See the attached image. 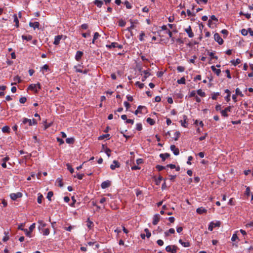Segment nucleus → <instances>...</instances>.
<instances>
[{"label": "nucleus", "mask_w": 253, "mask_h": 253, "mask_svg": "<svg viewBox=\"0 0 253 253\" xmlns=\"http://www.w3.org/2000/svg\"><path fill=\"white\" fill-rule=\"evenodd\" d=\"M28 123L29 126H32L33 125H36L37 124V121L36 119H33L32 120L26 118L23 119L22 122L21 124V126L25 128H26L25 126V125Z\"/></svg>", "instance_id": "1"}, {"label": "nucleus", "mask_w": 253, "mask_h": 253, "mask_svg": "<svg viewBox=\"0 0 253 253\" xmlns=\"http://www.w3.org/2000/svg\"><path fill=\"white\" fill-rule=\"evenodd\" d=\"M232 109L231 106H228L226 108H225L224 110H222L221 111V114L222 116L224 117H228V114H227L228 112H231Z\"/></svg>", "instance_id": "2"}, {"label": "nucleus", "mask_w": 253, "mask_h": 253, "mask_svg": "<svg viewBox=\"0 0 253 253\" xmlns=\"http://www.w3.org/2000/svg\"><path fill=\"white\" fill-rule=\"evenodd\" d=\"M214 39L220 45H221L223 43V39L220 37L219 34L217 33L214 34Z\"/></svg>", "instance_id": "3"}, {"label": "nucleus", "mask_w": 253, "mask_h": 253, "mask_svg": "<svg viewBox=\"0 0 253 253\" xmlns=\"http://www.w3.org/2000/svg\"><path fill=\"white\" fill-rule=\"evenodd\" d=\"M106 47L109 48L118 47V48L122 49L123 48V45L119 44L118 43L116 42H112L111 44L106 45Z\"/></svg>", "instance_id": "4"}, {"label": "nucleus", "mask_w": 253, "mask_h": 253, "mask_svg": "<svg viewBox=\"0 0 253 253\" xmlns=\"http://www.w3.org/2000/svg\"><path fill=\"white\" fill-rule=\"evenodd\" d=\"M221 222L219 221H216L215 223L211 222L209 226L208 229L210 231H212L213 228L215 227H219Z\"/></svg>", "instance_id": "5"}, {"label": "nucleus", "mask_w": 253, "mask_h": 253, "mask_svg": "<svg viewBox=\"0 0 253 253\" xmlns=\"http://www.w3.org/2000/svg\"><path fill=\"white\" fill-rule=\"evenodd\" d=\"M177 247L176 246H168L166 248V250L168 252L171 253H176Z\"/></svg>", "instance_id": "6"}, {"label": "nucleus", "mask_w": 253, "mask_h": 253, "mask_svg": "<svg viewBox=\"0 0 253 253\" xmlns=\"http://www.w3.org/2000/svg\"><path fill=\"white\" fill-rule=\"evenodd\" d=\"M23 194L21 192H17V193H11L10 195V198L12 200H16L17 198H21Z\"/></svg>", "instance_id": "7"}, {"label": "nucleus", "mask_w": 253, "mask_h": 253, "mask_svg": "<svg viewBox=\"0 0 253 253\" xmlns=\"http://www.w3.org/2000/svg\"><path fill=\"white\" fill-rule=\"evenodd\" d=\"M111 182L110 181L107 180L103 181L101 184V187L102 189H106L110 186Z\"/></svg>", "instance_id": "8"}, {"label": "nucleus", "mask_w": 253, "mask_h": 253, "mask_svg": "<svg viewBox=\"0 0 253 253\" xmlns=\"http://www.w3.org/2000/svg\"><path fill=\"white\" fill-rule=\"evenodd\" d=\"M146 110V107L144 106H139L136 110L135 111L134 114L137 115L138 113H142L143 111Z\"/></svg>", "instance_id": "9"}, {"label": "nucleus", "mask_w": 253, "mask_h": 253, "mask_svg": "<svg viewBox=\"0 0 253 253\" xmlns=\"http://www.w3.org/2000/svg\"><path fill=\"white\" fill-rule=\"evenodd\" d=\"M185 32L188 35L189 38H193L194 36L192 32L191 27L189 26L187 28L185 29Z\"/></svg>", "instance_id": "10"}, {"label": "nucleus", "mask_w": 253, "mask_h": 253, "mask_svg": "<svg viewBox=\"0 0 253 253\" xmlns=\"http://www.w3.org/2000/svg\"><path fill=\"white\" fill-rule=\"evenodd\" d=\"M169 30L168 28L167 25H163L161 27V30H159V37L163 36L162 35V33L163 32L164 34H166L167 32V30Z\"/></svg>", "instance_id": "11"}, {"label": "nucleus", "mask_w": 253, "mask_h": 253, "mask_svg": "<svg viewBox=\"0 0 253 253\" xmlns=\"http://www.w3.org/2000/svg\"><path fill=\"white\" fill-rule=\"evenodd\" d=\"M113 163L115 165H113V164L111 165L110 169H111L114 170L116 169V168H119L120 167V164L117 161L114 160V161H113Z\"/></svg>", "instance_id": "12"}, {"label": "nucleus", "mask_w": 253, "mask_h": 253, "mask_svg": "<svg viewBox=\"0 0 253 253\" xmlns=\"http://www.w3.org/2000/svg\"><path fill=\"white\" fill-rule=\"evenodd\" d=\"M170 149L173 152L174 155H178L179 153L178 148H176L175 145H172L170 146Z\"/></svg>", "instance_id": "13"}, {"label": "nucleus", "mask_w": 253, "mask_h": 253, "mask_svg": "<svg viewBox=\"0 0 253 253\" xmlns=\"http://www.w3.org/2000/svg\"><path fill=\"white\" fill-rule=\"evenodd\" d=\"M84 53L82 51H77V52H76V56H75V59L77 61H79L82 57L83 56Z\"/></svg>", "instance_id": "14"}, {"label": "nucleus", "mask_w": 253, "mask_h": 253, "mask_svg": "<svg viewBox=\"0 0 253 253\" xmlns=\"http://www.w3.org/2000/svg\"><path fill=\"white\" fill-rule=\"evenodd\" d=\"M196 212L200 214H202L203 213H206L207 212V210L203 207H200L196 210Z\"/></svg>", "instance_id": "15"}, {"label": "nucleus", "mask_w": 253, "mask_h": 253, "mask_svg": "<svg viewBox=\"0 0 253 253\" xmlns=\"http://www.w3.org/2000/svg\"><path fill=\"white\" fill-rule=\"evenodd\" d=\"M29 26L31 27H33L34 29L36 28H39L40 26V23L38 22H30L29 23Z\"/></svg>", "instance_id": "16"}, {"label": "nucleus", "mask_w": 253, "mask_h": 253, "mask_svg": "<svg viewBox=\"0 0 253 253\" xmlns=\"http://www.w3.org/2000/svg\"><path fill=\"white\" fill-rule=\"evenodd\" d=\"M183 121H181L180 122H181V126L184 127H186L187 126V125H188V124L186 122V120L187 119V117L186 115H183Z\"/></svg>", "instance_id": "17"}, {"label": "nucleus", "mask_w": 253, "mask_h": 253, "mask_svg": "<svg viewBox=\"0 0 253 253\" xmlns=\"http://www.w3.org/2000/svg\"><path fill=\"white\" fill-rule=\"evenodd\" d=\"M9 160V158L7 156L2 159L1 161L2 162L1 164V166L3 168H6V162L8 161Z\"/></svg>", "instance_id": "18"}, {"label": "nucleus", "mask_w": 253, "mask_h": 253, "mask_svg": "<svg viewBox=\"0 0 253 253\" xmlns=\"http://www.w3.org/2000/svg\"><path fill=\"white\" fill-rule=\"evenodd\" d=\"M62 37V35H58L57 36H55L53 43L55 45H58L60 41L61 40Z\"/></svg>", "instance_id": "19"}, {"label": "nucleus", "mask_w": 253, "mask_h": 253, "mask_svg": "<svg viewBox=\"0 0 253 253\" xmlns=\"http://www.w3.org/2000/svg\"><path fill=\"white\" fill-rule=\"evenodd\" d=\"M36 88H37V84H31L28 86V89L29 90H34L35 91L36 93H37L38 90H37Z\"/></svg>", "instance_id": "20"}, {"label": "nucleus", "mask_w": 253, "mask_h": 253, "mask_svg": "<svg viewBox=\"0 0 253 253\" xmlns=\"http://www.w3.org/2000/svg\"><path fill=\"white\" fill-rule=\"evenodd\" d=\"M211 69L212 71L216 74L217 76H219L220 75L221 73L220 69H216L214 66H211Z\"/></svg>", "instance_id": "21"}, {"label": "nucleus", "mask_w": 253, "mask_h": 253, "mask_svg": "<svg viewBox=\"0 0 253 253\" xmlns=\"http://www.w3.org/2000/svg\"><path fill=\"white\" fill-rule=\"evenodd\" d=\"M143 73L144 74V76L142 78V81L143 82L145 81V80L147 79L148 76L150 75L149 72L147 70H144L143 71Z\"/></svg>", "instance_id": "22"}, {"label": "nucleus", "mask_w": 253, "mask_h": 253, "mask_svg": "<svg viewBox=\"0 0 253 253\" xmlns=\"http://www.w3.org/2000/svg\"><path fill=\"white\" fill-rule=\"evenodd\" d=\"M94 3L98 7H101L103 4V1L100 0H95Z\"/></svg>", "instance_id": "23"}, {"label": "nucleus", "mask_w": 253, "mask_h": 253, "mask_svg": "<svg viewBox=\"0 0 253 253\" xmlns=\"http://www.w3.org/2000/svg\"><path fill=\"white\" fill-rule=\"evenodd\" d=\"M22 38L23 40H27L28 41L32 40L33 37L31 35H22Z\"/></svg>", "instance_id": "24"}, {"label": "nucleus", "mask_w": 253, "mask_h": 253, "mask_svg": "<svg viewBox=\"0 0 253 253\" xmlns=\"http://www.w3.org/2000/svg\"><path fill=\"white\" fill-rule=\"evenodd\" d=\"M170 155L168 153L161 154L159 156L162 158V160L164 161L166 158L169 157Z\"/></svg>", "instance_id": "25"}, {"label": "nucleus", "mask_w": 253, "mask_h": 253, "mask_svg": "<svg viewBox=\"0 0 253 253\" xmlns=\"http://www.w3.org/2000/svg\"><path fill=\"white\" fill-rule=\"evenodd\" d=\"M2 131L4 133H9L10 132V128L8 126H5L2 128Z\"/></svg>", "instance_id": "26"}, {"label": "nucleus", "mask_w": 253, "mask_h": 253, "mask_svg": "<svg viewBox=\"0 0 253 253\" xmlns=\"http://www.w3.org/2000/svg\"><path fill=\"white\" fill-rule=\"evenodd\" d=\"M99 37H100V35L99 34V33L98 32H95L94 34L93 38L92 40V43H94L95 40H96L97 39H98V38Z\"/></svg>", "instance_id": "27"}, {"label": "nucleus", "mask_w": 253, "mask_h": 253, "mask_svg": "<svg viewBox=\"0 0 253 253\" xmlns=\"http://www.w3.org/2000/svg\"><path fill=\"white\" fill-rule=\"evenodd\" d=\"M179 242L184 247H188L190 246V244L189 242H183L181 239L179 240Z\"/></svg>", "instance_id": "28"}, {"label": "nucleus", "mask_w": 253, "mask_h": 253, "mask_svg": "<svg viewBox=\"0 0 253 253\" xmlns=\"http://www.w3.org/2000/svg\"><path fill=\"white\" fill-rule=\"evenodd\" d=\"M13 17L14 22L15 23V26L17 28L19 27V20L18 19L16 14H14Z\"/></svg>", "instance_id": "29"}, {"label": "nucleus", "mask_w": 253, "mask_h": 253, "mask_svg": "<svg viewBox=\"0 0 253 253\" xmlns=\"http://www.w3.org/2000/svg\"><path fill=\"white\" fill-rule=\"evenodd\" d=\"M197 94L201 97H205L206 96L205 92L203 91L201 89L197 90Z\"/></svg>", "instance_id": "30"}, {"label": "nucleus", "mask_w": 253, "mask_h": 253, "mask_svg": "<svg viewBox=\"0 0 253 253\" xmlns=\"http://www.w3.org/2000/svg\"><path fill=\"white\" fill-rule=\"evenodd\" d=\"M158 223V214H156L154 215L153 221V224L154 225H157Z\"/></svg>", "instance_id": "31"}, {"label": "nucleus", "mask_w": 253, "mask_h": 253, "mask_svg": "<svg viewBox=\"0 0 253 253\" xmlns=\"http://www.w3.org/2000/svg\"><path fill=\"white\" fill-rule=\"evenodd\" d=\"M147 122L150 125H154L155 123V121L154 119L151 118H148L146 120Z\"/></svg>", "instance_id": "32"}, {"label": "nucleus", "mask_w": 253, "mask_h": 253, "mask_svg": "<svg viewBox=\"0 0 253 253\" xmlns=\"http://www.w3.org/2000/svg\"><path fill=\"white\" fill-rule=\"evenodd\" d=\"M87 226L88 228L90 229L92 228V227L93 226V223L91 221L89 220V219L88 218L87 220Z\"/></svg>", "instance_id": "33"}, {"label": "nucleus", "mask_w": 253, "mask_h": 253, "mask_svg": "<svg viewBox=\"0 0 253 253\" xmlns=\"http://www.w3.org/2000/svg\"><path fill=\"white\" fill-rule=\"evenodd\" d=\"M118 22H119V26L121 27H124L126 24L125 21L122 19H120Z\"/></svg>", "instance_id": "34"}, {"label": "nucleus", "mask_w": 253, "mask_h": 253, "mask_svg": "<svg viewBox=\"0 0 253 253\" xmlns=\"http://www.w3.org/2000/svg\"><path fill=\"white\" fill-rule=\"evenodd\" d=\"M67 169L70 171L71 173H73L74 171V169L72 167L71 165L68 163L66 164Z\"/></svg>", "instance_id": "35"}, {"label": "nucleus", "mask_w": 253, "mask_h": 253, "mask_svg": "<svg viewBox=\"0 0 253 253\" xmlns=\"http://www.w3.org/2000/svg\"><path fill=\"white\" fill-rule=\"evenodd\" d=\"M110 136V134H103L102 135H100L99 137H98V139L99 140H102L104 138H107V139H109V137Z\"/></svg>", "instance_id": "36"}, {"label": "nucleus", "mask_w": 253, "mask_h": 253, "mask_svg": "<svg viewBox=\"0 0 253 253\" xmlns=\"http://www.w3.org/2000/svg\"><path fill=\"white\" fill-rule=\"evenodd\" d=\"M175 232V230L173 228L169 229L168 231L165 232V234L166 236H168L169 234H174Z\"/></svg>", "instance_id": "37"}, {"label": "nucleus", "mask_w": 253, "mask_h": 253, "mask_svg": "<svg viewBox=\"0 0 253 253\" xmlns=\"http://www.w3.org/2000/svg\"><path fill=\"white\" fill-rule=\"evenodd\" d=\"M177 83L178 84H185V79L184 77L181 78L180 79L178 80Z\"/></svg>", "instance_id": "38"}, {"label": "nucleus", "mask_w": 253, "mask_h": 253, "mask_svg": "<svg viewBox=\"0 0 253 253\" xmlns=\"http://www.w3.org/2000/svg\"><path fill=\"white\" fill-rule=\"evenodd\" d=\"M231 62L234 65L236 66L237 65H238L239 63H240L241 61H240V60L239 58H237V59H236L235 61V60H232V61H231Z\"/></svg>", "instance_id": "39"}, {"label": "nucleus", "mask_w": 253, "mask_h": 253, "mask_svg": "<svg viewBox=\"0 0 253 253\" xmlns=\"http://www.w3.org/2000/svg\"><path fill=\"white\" fill-rule=\"evenodd\" d=\"M66 143L68 144H73L74 142V139L73 138H68L66 139Z\"/></svg>", "instance_id": "40"}, {"label": "nucleus", "mask_w": 253, "mask_h": 253, "mask_svg": "<svg viewBox=\"0 0 253 253\" xmlns=\"http://www.w3.org/2000/svg\"><path fill=\"white\" fill-rule=\"evenodd\" d=\"M84 176V174H80L79 173H77L76 175H74V177H77L79 179H82L83 177Z\"/></svg>", "instance_id": "41"}, {"label": "nucleus", "mask_w": 253, "mask_h": 253, "mask_svg": "<svg viewBox=\"0 0 253 253\" xmlns=\"http://www.w3.org/2000/svg\"><path fill=\"white\" fill-rule=\"evenodd\" d=\"M180 135V133L179 132V131H176L174 134V139L175 140H177L178 138L179 137Z\"/></svg>", "instance_id": "42"}, {"label": "nucleus", "mask_w": 253, "mask_h": 253, "mask_svg": "<svg viewBox=\"0 0 253 253\" xmlns=\"http://www.w3.org/2000/svg\"><path fill=\"white\" fill-rule=\"evenodd\" d=\"M38 223L40 224L39 228L41 227H44L46 226V224L42 220H39Z\"/></svg>", "instance_id": "43"}, {"label": "nucleus", "mask_w": 253, "mask_h": 253, "mask_svg": "<svg viewBox=\"0 0 253 253\" xmlns=\"http://www.w3.org/2000/svg\"><path fill=\"white\" fill-rule=\"evenodd\" d=\"M53 193L52 191H49L47 193V199L49 200V201H51V198L53 196Z\"/></svg>", "instance_id": "44"}, {"label": "nucleus", "mask_w": 253, "mask_h": 253, "mask_svg": "<svg viewBox=\"0 0 253 253\" xmlns=\"http://www.w3.org/2000/svg\"><path fill=\"white\" fill-rule=\"evenodd\" d=\"M167 36H166L167 39H169V38H172V33L169 30H167V32L166 34Z\"/></svg>", "instance_id": "45"}, {"label": "nucleus", "mask_w": 253, "mask_h": 253, "mask_svg": "<svg viewBox=\"0 0 253 253\" xmlns=\"http://www.w3.org/2000/svg\"><path fill=\"white\" fill-rule=\"evenodd\" d=\"M105 152L108 157H109L111 155V150L108 148H106L105 149Z\"/></svg>", "instance_id": "46"}, {"label": "nucleus", "mask_w": 253, "mask_h": 253, "mask_svg": "<svg viewBox=\"0 0 253 253\" xmlns=\"http://www.w3.org/2000/svg\"><path fill=\"white\" fill-rule=\"evenodd\" d=\"M23 231L25 233V234L28 237H31V232L30 230H28L27 229H24Z\"/></svg>", "instance_id": "47"}, {"label": "nucleus", "mask_w": 253, "mask_h": 253, "mask_svg": "<svg viewBox=\"0 0 253 253\" xmlns=\"http://www.w3.org/2000/svg\"><path fill=\"white\" fill-rule=\"evenodd\" d=\"M124 4L125 5H126V7L127 8V9H130L132 7V6L130 4V3L127 1V0H126L124 2Z\"/></svg>", "instance_id": "48"}, {"label": "nucleus", "mask_w": 253, "mask_h": 253, "mask_svg": "<svg viewBox=\"0 0 253 253\" xmlns=\"http://www.w3.org/2000/svg\"><path fill=\"white\" fill-rule=\"evenodd\" d=\"M13 80L15 82H17L18 83H20L22 82V80L20 79V77L18 76H16L14 77Z\"/></svg>", "instance_id": "49"}, {"label": "nucleus", "mask_w": 253, "mask_h": 253, "mask_svg": "<svg viewBox=\"0 0 253 253\" xmlns=\"http://www.w3.org/2000/svg\"><path fill=\"white\" fill-rule=\"evenodd\" d=\"M220 95L219 92H216L212 94L211 98L213 100H216L217 97Z\"/></svg>", "instance_id": "50"}, {"label": "nucleus", "mask_w": 253, "mask_h": 253, "mask_svg": "<svg viewBox=\"0 0 253 253\" xmlns=\"http://www.w3.org/2000/svg\"><path fill=\"white\" fill-rule=\"evenodd\" d=\"M56 181L58 182L59 187H62L63 186V183L61 178H57Z\"/></svg>", "instance_id": "51"}, {"label": "nucleus", "mask_w": 253, "mask_h": 253, "mask_svg": "<svg viewBox=\"0 0 253 253\" xmlns=\"http://www.w3.org/2000/svg\"><path fill=\"white\" fill-rule=\"evenodd\" d=\"M237 232V231H236V233H235L232 235V237L231 238V241L233 242L235 241L238 238L237 233H236Z\"/></svg>", "instance_id": "52"}, {"label": "nucleus", "mask_w": 253, "mask_h": 253, "mask_svg": "<svg viewBox=\"0 0 253 253\" xmlns=\"http://www.w3.org/2000/svg\"><path fill=\"white\" fill-rule=\"evenodd\" d=\"M136 129L140 131L142 129V126L141 123H138L136 124Z\"/></svg>", "instance_id": "53"}, {"label": "nucleus", "mask_w": 253, "mask_h": 253, "mask_svg": "<svg viewBox=\"0 0 253 253\" xmlns=\"http://www.w3.org/2000/svg\"><path fill=\"white\" fill-rule=\"evenodd\" d=\"M42 199H43L42 195V194L39 195V196L38 197V199H37L38 203L39 204H41L42 202Z\"/></svg>", "instance_id": "54"}, {"label": "nucleus", "mask_w": 253, "mask_h": 253, "mask_svg": "<svg viewBox=\"0 0 253 253\" xmlns=\"http://www.w3.org/2000/svg\"><path fill=\"white\" fill-rule=\"evenodd\" d=\"M4 234H5V236L3 238L2 241L3 242H6L9 240V236L8 235V233H6V232H5Z\"/></svg>", "instance_id": "55"}, {"label": "nucleus", "mask_w": 253, "mask_h": 253, "mask_svg": "<svg viewBox=\"0 0 253 253\" xmlns=\"http://www.w3.org/2000/svg\"><path fill=\"white\" fill-rule=\"evenodd\" d=\"M208 55L211 57V58H214L215 59H217L218 57L216 56H214V54L212 52H208Z\"/></svg>", "instance_id": "56"}, {"label": "nucleus", "mask_w": 253, "mask_h": 253, "mask_svg": "<svg viewBox=\"0 0 253 253\" xmlns=\"http://www.w3.org/2000/svg\"><path fill=\"white\" fill-rule=\"evenodd\" d=\"M50 233L49 229L48 228L44 229L43 231V234L44 235H48Z\"/></svg>", "instance_id": "57"}, {"label": "nucleus", "mask_w": 253, "mask_h": 253, "mask_svg": "<svg viewBox=\"0 0 253 253\" xmlns=\"http://www.w3.org/2000/svg\"><path fill=\"white\" fill-rule=\"evenodd\" d=\"M26 101L27 98L25 97H22L19 99V102L22 104L25 103Z\"/></svg>", "instance_id": "58"}, {"label": "nucleus", "mask_w": 253, "mask_h": 253, "mask_svg": "<svg viewBox=\"0 0 253 253\" xmlns=\"http://www.w3.org/2000/svg\"><path fill=\"white\" fill-rule=\"evenodd\" d=\"M144 231L146 232V236L147 238H149L151 236V233L147 228L144 230Z\"/></svg>", "instance_id": "59"}, {"label": "nucleus", "mask_w": 253, "mask_h": 253, "mask_svg": "<svg viewBox=\"0 0 253 253\" xmlns=\"http://www.w3.org/2000/svg\"><path fill=\"white\" fill-rule=\"evenodd\" d=\"M241 34L243 35V36H246L248 35V30H246L245 29H243L241 30Z\"/></svg>", "instance_id": "60"}, {"label": "nucleus", "mask_w": 253, "mask_h": 253, "mask_svg": "<svg viewBox=\"0 0 253 253\" xmlns=\"http://www.w3.org/2000/svg\"><path fill=\"white\" fill-rule=\"evenodd\" d=\"M177 70L179 72H182L184 71L185 68L184 67L179 66L177 67Z\"/></svg>", "instance_id": "61"}, {"label": "nucleus", "mask_w": 253, "mask_h": 253, "mask_svg": "<svg viewBox=\"0 0 253 253\" xmlns=\"http://www.w3.org/2000/svg\"><path fill=\"white\" fill-rule=\"evenodd\" d=\"M169 179L172 181V182H173L175 181V177H176V175H169Z\"/></svg>", "instance_id": "62"}, {"label": "nucleus", "mask_w": 253, "mask_h": 253, "mask_svg": "<svg viewBox=\"0 0 253 253\" xmlns=\"http://www.w3.org/2000/svg\"><path fill=\"white\" fill-rule=\"evenodd\" d=\"M135 84L137 85L140 88H143L144 86V84L140 83L139 82H137Z\"/></svg>", "instance_id": "63"}, {"label": "nucleus", "mask_w": 253, "mask_h": 253, "mask_svg": "<svg viewBox=\"0 0 253 253\" xmlns=\"http://www.w3.org/2000/svg\"><path fill=\"white\" fill-rule=\"evenodd\" d=\"M144 36H145V33H144V32H141V33H140L139 37V40L141 41H142L143 40V37Z\"/></svg>", "instance_id": "64"}]
</instances>
